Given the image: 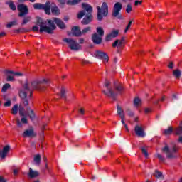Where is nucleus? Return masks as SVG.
I'll list each match as a JSON object with an SVG mask.
<instances>
[{
  "mask_svg": "<svg viewBox=\"0 0 182 182\" xmlns=\"http://www.w3.org/2000/svg\"><path fill=\"white\" fill-rule=\"evenodd\" d=\"M124 46H126V40H124V37L120 39H117L112 43V48H117V52H122V50L124 49Z\"/></svg>",
  "mask_w": 182,
  "mask_h": 182,
  "instance_id": "9",
  "label": "nucleus"
},
{
  "mask_svg": "<svg viewBox=\"0 0 182 182\" xmlns=\"http://www.w3.org/2000/svg\"><path fill=\"white\" fill-rule=\"evenodd\" d=\"M41 156L39 154H37L34 156V163L37 165L39 166L41 164Z\"/></svg>",
  "mask_w": 182,
  "mask_h": 182,
  "instance_id": "27",
  "label": "nucleus"
},
{
  "mask_svg": "<svg viewBox=\"0 0 182 182\" xmlns=\"http://www.w3.org/2000/svg\"><path fill=\"white\" fill-rule=\"evenodd\" d=\"M168 68H169V69H173L174 68V63H173V62H170Z\"/></svg>",
  "mask_w": 182,
  "mask_h": 182,
  "instance_id": "52",
  "label": "nucleus"
},
{
  "mask_svg": "<svg viewBox=\"0 0 182 182\" xmlns=\"http://www.w3.org/2000/svg\"><path fill=\"white\" fill-rule=\"evenodd\" d=\"M88 178H90V180H95V178H96V177L93 175V173H89Z\"/></svg>",
  "mask_w": 182,
  "mask_h": 182,
  "instance_id": "47",
  "label": "nucleus"
},
{
  "mask_svg": "<svg viewBox=\"0 0 182 182\" xmlns=\"http://www.w3.org/2000/svg\"><path fill=\"white\" fill-rule=\"evenodd\" d=\"M82 6L84 10L77 14V18L78 19H81L85 15V18L82 21V25H89V23L93 21V16L92 15L93 8L92 6H90V4L86 3H83Z\"/></svg>",
  "mask_w": 182,
  "mask_h": 182,
  "instance_id": "3",
  "label": "nucleus"
},
{
  "mask_svg": "<svg viewBox=\"0 0 182 182\" xmlns=\"http://www.w3.org/2000/svg\"><path fill=\"white\" fill-rule=\"evenodd\" d=\"M134 122H136V123L139 122V117H136L134 118Z\"/></svg>",
  "mask_w": 182,
  "mask_h": 182,
  "instance_id": "64",
  "label": "nucleus"
},
{
  "mask_svg": "<svg viewBox=\"0 0 182 182\" xmlns=\"http://www.w3.org/2000/svg\"><path fill=\"white\" fill-rule=\"evenodd\" d=\"M79 42H80V44H82V43H84V42H85V39H83V38H80Z\"/></svg>",
  "mask_w": 182,
  "mask_h": 182,
  "instance_id": "63",
  "label": "nucleus"
},
{
  "mask_svg": "<svg viewBox=\"0 0 182 182\" xmlns=\"http://www.w3.org/2000/svg\"><path fill=\"white\" fill-rule=\"evenodd\" d=\"M121 122H122V124H124H124H126V122H124V114H122V115H121Z\"/></svg>",
  "mask_w": 182,
  "mask_h": 182,
  "instance_id": "51",
  "label": "nucleus"
},
{
  "mask_svg": "<svg viewBox=\"0 0 182 182\" xmlns=\"http://www.w3.org/2000/svg\"><path fill=\"white\" fill-rule=\"evenodd\" d=\"M4 36H6V33L5 32L0 33V38H4Z\"/></svg>",
  "mask_w": 182,
  "mask_h": 182,
  "instance_id": "58",
  "label": "nucleus"
},
{
  "mask_svg": "<svg viewBox=\"0 0 182 182\" xmlns=\"http://www.w3.org/2000/svg\"><path fill=\"white\" fill-rule=\"evenodd\" d=\"M16 124L18 126V127H22V123L19 119H16Z\"/></svg>",
  "mask_w": 182,
  "mask_h": 182,
  "instance_id": "46",
  "label": "nucleus"
},
{
  "mask_svg": "<svg viewBox=\"0 0 182 182\" xmlns=\"http://www.w3.org/2000/svg\"><path fill=\"white\" fill-rule=\"evenodd\" d=\"M17 9L19 12L18 14L19 18H22V16H25V15H28V14H29V9H28V6L23 4H18L17 6Z\"/></svg>",
  "mask_w": 182,
  "mask_h": 182,
  "instance_id": "11",
  "label": "nucleus"
},
{
  "mask_svg": "<svg viewBox=\"0 0 182 182\" xmlns=\"http://www.w3.org/2000/svg\"><path fill=\"white\" fill-rule=\"evenodd\" d=\"M11 105H12V102H11V100H9L4 103V106L6 107H9Z\"/></svg>",
  "mask_w": 182,
  "mask_h": 182,
  "instance_id": "45",
  "label": "nucleus"
},
{
  "mask_svg": "<svg viewBox=\"0 0 182 182\" xmlns=\"http://www.w3.org/2000/svg\"><path fill=\"white\" fill-rule=\"evenodd\" d=\"M72 32L74 36H80L82 35V31L77 26H75L72 28Z\"/></svg>",
  "mask_w": 182,
  "mask_h": 182,
  "instance_id": "21",
  "label": "nucleus"
},
{
  "mask_svg": "<svg viewBox=\"0 0 182 182\" xmlns=\"http://www.w3.org/2000/svg\"><path fill=\"white\" fill-rule=\"evenodd\" d=\"M18 109H19V105L16 104L11 109V114H18Z\"/></svg>",
  "mask_w": 182,
  "mask_h": 182,
  "instance_id": "29",
  "label": "nucleus"
},
{
  "mask_svg": "<svg viewBox=\"0 0 182 182\" xmlns=\"http://www.w3.org/2000/svg\"><path fill=\"white\" fill-rule=\"evenodd\" d=\"M81 63H82V65H89V63H90V62H89L86 60H82Z\"/></svg>",
  "mask_w": 182,
  "mask_h": 182,
  "instance_id": "50",
  "label": "nucleus"
},
{
  "mask_svg": "<svg viewBox=\"0 0 182 182\" xmlns=\"http://www.w3.org/2000/svg\"><path fill=\"white\" fill-rule=\"evenodd\" d=\"M6 75L7 76V82H15V76H22L21 73L14 72L12 70H6Z\"/></svg>",
  "mask_w": 182,
  "mask_h": 182,
  "instance_id": "12",
  "label": "nucleus"
},
{
  "mask_svg": "<svg viewBox=\"0 0 182 182\" xmlns=\"http://www.w3.org/2000/svg\"><path fill=\"white\" fill-rule=\"evenodd\" d=\"M161 151L164 154H166V159L173 160L178 157L177 154L180 151V146L176 144H172L171 146H169L166 144L165 146L161 148Z\"/></svg>",
  "mask_w": 182,
  "mask_h": 182,
  "instance_id": "4",
  "label": "nucleus"
},
{
  "mask_svg": "<svg viewBox=\"0 0 182 182\" xmlns=\"http://www.w3.org/2000/svg\"><path fill=\"white\" fill-rule=\"evenodd\" d=\"M95 56L97 59H102L104 63H107V62H109V55H107L106 53L102 50H96L95 53Z\"/></svg>",
  "mask_w": 182,
  "mask_h": 182,
  "instance_id": "13",
  "label": "nucleus"
},
{
  "mask_svg": "<svg viewBox=\"0 0 182 182\" xmlns=\"http://www.w3.org/2000/svg\"><path fill=\"white\" fill-rule=\"evenodd\" d=\"M59 4L61 5H65L66 4V0H58Z\"/></svg>",
  "mask_w": 182,
  "mask_h": 182,
  "instance_id": "56",
  "label": "nucleus"
},
{
  "mask_svg": "<svg viewBox=\"0 0 182 182\" xmlns=\"http://www.w3.org/2000/svg\"><path fill=\"white\" fill-rule=\"evenodd\" d=\"M102 37V36H99V34L95 33L92 35V41L97 45H100V43H102V41H103V38Z\"/></svg>",
  "mask_w": 182,
  "mask_h": 182,
  "instance_id": "18",
  "label": "nucleus"
},
{
  "mask_svg": "<svg viewBox=\"0 0 182 182\" xmlns=\"http://www.w3.org/2000/svg\"><path fill=\"white\" fill-rule=\"evenodd\" d=\"M104 87L105 89L102 90L104 95L107 96V97H111L114 100H116V96H117V95H122V93H123V90H124L123 84L116 82L114 84V90H113V88H112V85H110V81L107 80H105Z\"/></svg>",
  "mask_w": 182,
  "mask_h": 182,
  "instance_id": "2",
  "label": "nucleus"
},
{
  "mask_svg": "<svg viewBox=\"0 0 182 182\" xmlns=\"http://www.w3.org/2000/svg\"><path fill=\"white\" fill-rule=\"evenodd\" d=\"M157 158L159 159L160 163H164V161H166V158L160 154H157Z\"/></svg>",
  "mask_w": 182,
  "mask_h": 182,
  "instance_id": "35",
  "label": "nucleus"
},
{
  "mask_svg": "<svg viewBox=\"0 0 182 182\" xmlns=\"http://www.w3.org/2000/svg\"><path fill=\"white\" fill-rule=\"evenodd\" d=\"M38 31H39V27L35 26L33 27V32H38Z\"/></svg>",
  "mask_w": 182,
  "mask_h": 182,
  "instance_id": "55",
  "label": "nucleus"
},
{
  "mask_svg": "<svg viewBox=\"0 0 182 182\" xmlns=\"http://www.w3.org/2000/svg\"><path fill=\"white\" fill-rule=\"evenodd\" d=\"M132 23H133V20L129 21L128 25L126 26L125 30H124L125 33H126V32H127V31H129L130 29V26H132Z\"/></svg>",
  "mask_w": 182,
  "mask_h": 182,
  "instance_id": "41",
  "label": "nucleus"
},
{
  "mask_svg": "<svg viewBox=\"0 0 182 182\" xmlns=\"http://www.w3.org/2000/svg\"><path fill=\"white\" fill-rule=\"evenodd\" d=\"M178 143L182 144V136H179V138L178 139Z\"/></svg>",
  "mask_w": 182,
  "mask_h": 182,
  "instance_id": "61",
  "label": "nucleus"
},
{
  "mask_svg": "<svg viewBox=\"0 0 182 182\" xmlns=\"http://www.w3.org/2000/svg\"><path fill=\"white\" fill-rule=\"evenodd\" d=\"M119 36V30H114L109 34H107L105 40L109 42V41H112L114 38H117Z\"/></svg>",
  "mask_w": 182,
  "mask_h": 182,
  "instance_id": "16",
  "label": "nucleus"
},
{
  "mask_svg": "<svg viewBox=\"0 0 182 182\" xmlns=\"http://www.w3.org/2000/svg\"><path fill=\"white\" fill-rule=\"evenodd\" d=\"M135 134L138 137H145L146 132H144V128L141 125H136L134 128Z\"/></svg>",
  "mask_w": 182,
  "mask_h": 182,
  "instance_id": "15",
  "label": "nucleus"
},
{
  "mask_svg": "<svg viewBox=\"0 0 182 182\" xmlns=\"http://www.w3.org/2000/svg\"><path fill=\"white\" fill-rule=\"evenodd\" d=\"M9 87H11V85L9 83H6L3 85L1 90L2 92H6Z\"/></svg>",
  "mask_w": 182,
  "mask_h": 182,
  "instance_id": "36",
  "label": "nucleus"
},
{
  "mask_svg": "<svg viewBox=\"0 0 182 182\" xmlns=\"http://www.w3.org/2000/svg\"><path fill=\"white\" fill-rule=\"evenodd\" d=\"M65 93H66V90H65V87H62L60 92V97L65 99L66 98Z\"/></svg>",
  "mask_w": 182,
  "mask_h": 182,
  "instance_id": "31",
  "label": "nucleus"
},
{
  "mask_svg": "<svg viewBox=\"0 0 182 182\" xmlns=\"http://www.w3.org/2000/svg\"><path fill=\"white\" fill-rule=\"evenodd\" d=\"M134 106H135V107H139V106H141V100L139 97L134 98Z\"/></svg>",
  "mask_w": 182,
  "mask_h": 182,
  "instance_id": "25",
  "label": "nucleus"
},
{
  "mask_svg": "<svg viewBox=\"0 0 182 182\" xmlns=\"http://www.w3.org/2000/svg\"><path fill=\"white\" fill-rule=\"evenodd\" d=\"M28 116L31 120H33V119H35V112H33V110L30 111Z\"/></svg>",
  "mask_w": 182,
  "mask_h": 182,
  "instance_id": "42",
  "label": "nucleus"
},
{
  "mask_svg": "<svg viewBox=\"0 0 182 182\" xmlns=\"http://www.w3.org/2000/svg\"><path fill=\"white\" fill-rule=\"evenodd\" d=\"M46 23H48V26H46V23L42 21V19L38 18L36 23L38 26H40V33L46 32L47 33H52L53 31L56 29V26L55 25V21L47 20Z\"/></svg>",
  "mask_w": 182,
  "mask_h": 182,
  "instance_id": "5",
  "label": "nucleus"
},
{
  "mask_svg": "<svg viewBox=\"0 0 182 182\" xmlns=\"http://www.w3.org/2000/svg\"><path fill=\"white\" fill-rule=\"evenodd\" d=\"M63 42H66L71 50H80L82 49V46H80L78 43L72 38H64Z\"/></svg>",
  "mask_w": 182,
  "mask_h": 182,
  "instance_id": "8",
  "label": "nucleus"
},
{
  "mask_svg": "<svg viewBox=\"0 0 182 182\" xmlns=\"http://www.w3.org/2000/svg\"><path fill=\"white\" fill-rule=\"evenodd\" d=\"M9 150H11L9 145L4 146L2 151H0V157H1V159H5L8 153H9Z\"/></svg>",
  "mask_w": 182,
  "mask_h": 182,
  "instance_id": "19",
  "label": "nucleus"
},
{
  "mask_svg": "<svg viewBox=\"0 0 182 182\" xmlns=\"http://www.w3.org/2000/svg\"><path fill=\"white\" fill-rule=\"evenodd\" d=\"M154 176V177H156V178H161V177H163V173L156 170V171H155Z\"/></svg>",
  "mask_w": 182,
  "mask_h": 182,
  "instance_id": "33",
  "label": "nucleus"
},
{
  "mask_svg": "<svg viewBox=\"0 0 182 182\" xmlns=\"http://www.w3.org/2000/svg\"><path fill=\"white\" fill-rule=\"evenodd\" d=\"M97 21H102L103 19V16H106L107 14H109V6L106 2H103L102 5L97 7Z\"/></svg>",
  "mask_w": 182,
  "mask_h": 182,
  "instance_id": "6",
  "label": "nucleus"
},
{
  "mask_svg": "<svg viewBox=\"0 0 182 182\" xmlns=\"http://www.w3.org/2000/svg\"><path fill=\"white\" fill-rule=\"evenodd\" d=\"M90 31V27H87L85 28H84L82 31L81 33L82 35H85V33H87V32H89Z\"/></svg>",
  "mask_w": 182,
  "mask_h": 182,
  "instance_id": "44",
  "label": "nucleus"
},
{
  "mask_svg": "<svg viewBox=\"0 0 182 182\" xmlns=\"http://www.w3.org/2000/svg\"><path fill=\"white\" fill-rule=\"evenodd\" d=\"M166 100V96H162L159 100V102H164Z\"/></svg>",
  "mask_w": 182,
  "mask_h": 182,
  "instance_id": "59",
  "label": "nucleus"
},
{
  "mask_svg": "<svg viewBox=\"0 0 182 182\" xmlns=\"http://www.w3.org/2000/svg\"><path fill=\"white\" fill-rule=\"evenodd\" d=\"M173 76H175L176 79H178L180 76H181V72H180L179 70H173Z\"/></svg>",
  "mask_w": 182,
  "mask_h": 182,
  "instance_id": "34",
  "label": "nucleus"
},
{
  "mask_svg": "<svg viewBox=\"0 0 182 182\" xmlns=\"http://www.w3.org/2000/svg\"><path fill=\"white\" fill-rule=\"evenodd\" d=\"M50 85V80L48 77H41L32 81L31 82H26L23 88L19 92V96L21 99H26L28 93L30 97H32V92L33 90H39L40 92H45L47 87Z\"/></svg>",
  "mask_w": 182,
  "mask_h": 182,
  "instance_id": "1",
  "label": "nucleus"
},
{
  "mask_svg": "<svg viewBox=\"0 0 182 182\" xmlns=\"http://www.w3.org/2000/svg\"><path fill=\"white\" fill-rule=\"evenodd\" d=\"M151 112V109L150 108H145L144 109V112L146 113V114L150 113Z\"/></svg>",
  "mask_w": 182,
  "mask_h": 182,
  "instance_id": "53",
  "label": "nucleus"
},
{
  "mask_svg": "<svg viewBox=\"0 0 182 182\" xmlns=\"http://www.w3.org/2000/svg\"><path fill=\"white\" fill-rule=\"evenodd\" d=\"M97 32L99 34L98 36H103L105 35V31H103V28L102 27L97 28Z\"/></svg>",
  "mask_w": 182,
  "mask_h": 182,
  "instance_id": "32",
  "label": "nucleus"
},
{
  "mask_svg": "<svg viewBox=\"0 0 182 182\" xmlns=\"http://www.w3.org/2000/svg\"><path fill=\"white\" fill-rule=\"evenodd\" d=\"M85 109H83V108H80V109H79V113H80V114H82V115H83V114H85Z\"/></svg>",
  "mask_w": 182,
  "mask_h": 182,
  "instance_id": "54",
  "label": "nucleus"
},
{
  "mask_svg": "<svg viewBox=\"0 0 182 182\" xmlns=\"http://www.w3.org/2000/svg\"><path fill=\"white\" fill-rule=\"evenodd\" d=\"M14 173L15 176H16V174H18V173H19V170L18 169H14Z\"/></svg>",
  "mask_w": 182,
  "mask_h": 182,
  "instance_id": "62",
  "label": "nucleus"
},
{
  "mask_svg": "<svg viewBox=\"0 0 182 182\" xmlns=\"http://www.w3.org/2000/svg\"><path fill=\"white\" fill-rule=\"evenodd\" d=\"M133 11V6H132V4H127L126 8V13L130 14Z\"/></svg>",
  "mask_w": 182,
  "mask_h": 182,
  "instance_id": "37",
  "label": "nucleus"
},
{
  "mask_svg": "<svg viewBox=\"0 0 182 182\" xmlns=\"http://www.w3.org/2000/svg\"><path fill=\"white\" fill-rule=\"evenodd\" d=\"M14 25H16V21H13V22H10L6 25V28H8L9 29L12 28V26H14Z\"/></svg>",
  "mask_w": 182,
  "mask_h": 182,
  "instance_id": "43",
  "label": "nucleus"
},
{
  "mask_svg": "<svg viewBox=\"0 0 182 182\" xmlns=\"http://www.w3.org/2000/svg\"><path fill=\"white\" fill-rule=\"evenodd\" d=\"M33 8L36 10L44 11L46 15H50V1H47L45 4L36 3L33 4Z\"/></svg>",
  "mask_w": 182,
  "mask_h": 182,
  "instance_id": "7",
  "label": "nucleus"
},
{
  "mask_svg": "<svg viewBox=\"0 0 182 182\" xmlns=\"http://www.w3.org/2000/svg\"><path fill=\"white\" fill-rule=\"evenodd\" d=\"M173 133H174V128L173 127H169L168 129H164L162 132V134H164V136H171Z\"/></svg>",
  "mask_w": 182,
  "mask_h": 182,
  "instance_id": "22",
  "label": "nucleus"
},
{
  "mask_svg": "<svg viewBox=\"0 0 182 182\" xmlns=\"http://www.w3.org/2000/svg\"><path fill=\"white\" fill-rule=\"evenodd\" d=\"M117 113L120 117H122V114H124V113H123V109H122V107H120L119 105L117 106Z\"/></svg>",
  "mask_w": 182,
  "mask_h": 182,
  "instance_id": "39",
  "label": "nucleus"
},
{
  "mask_svg": "<svg viewBox=\"0 0 182 182\" xmlns=\"http://www.w3.org/2000/svg\"><path fill=\"white\" fill-rule=\"evenodd\" d=\"M141 4H143V1H138V0H136L134 2L135 6H138V5H141Z\"/></svg>",
  "mask_w": 182,
  "mask_h": 182,
  "instance_id": "48",
  "label": "nucleus"
},
{
  "mask_svg": "<svg viewBox=\"0 0 182 182\" xmlns=\"http://www.w3.org/2000/svg\"><path fill=\"white\" fill-rule=\"evenodd\" d=\"M141 151H142V154H144V156L145 157H148L149 156V153L147 152V149L144 147H142L141 149Z\"/></svg>",
  "mask_w": 182,
  "mask_h": 182,
  "instance_id": "40",
  "label": "nucleus"
},
{
  "mask_svg": "<svg viewBox=\"0 0 182 182\" xmlns=\"http://www.w3.org/2000/svg\"><path fill=\"white\" fill-rule=\"evenodd\" d=\"M6 5H9L10 9H11V11H16V6H15V4H14V1H10L6 3Z\"/></svg>",
  "mask_w": 182,
  "mask_h": 182,
  "instance_id": "26",
  "label": "nucleus"
},
{
  "mask_svg": "<svg viewBox=\"0 0 182 182\" xmlns=\"http://www.w3.org/2000/svg\"><path fill=\"white\" fill-rule=\"evenodd\" d=\"M28 176L31 178H33L35 177H38V176H39V173L38 171H34L32 168H30Z\"/></svg>",
  "mask_w": 182,
  "mask_h": 182,
  "instance_id": "23",
  "label": "nucleus"
},
{
  "mask_svg": "<svg viewBox=\"0 0 182 182\" xmlns=\"http://www.w3.org/2000/svg\"><path fill=\"white\" fill-rule=\"evenodd\" d=\"M23 105L24 106H28L29 105V101H28V100H24Z\"/></svg>",
  "mask_w": 182,
  "mask_h": 182,
  "instance_id": "57",
  "label": "nucleus"
},
{
  "mask_svg": "<svg viewBox=\"0 0 182 182\" xmlns=\"http://www.w3.org/2000/svg\"><path fill=\"white\" fill-rule=\"evenodd\" d=\"M53 21H54L55 25H57V26L58 28H60V29H65L66 28V25H65V23L63 22V21H62L60 18H54Z\"/></svg>",
  "mask_w": 182,
  "mask_h": 182,
  "instance_id": "17",
  "label": "nucleus"
},
{
  "mask_svg": "<svg viewBox=\"0 0 182 182\" xmlns=\"http://www.w3.org/2000/svg\"><path fill=\"white\" fill-rule=\"evenodd\" d=\"M21 122L23 123V124H28V119L25 117L21 118Z\"/></svg>",
  "mask_w": 182,
  "mask_h": 182,
  "instance_id": "49",
  "label": "nucleus"
},
{
  "mask_svg": "<svg viewBox=\"0 0 182 182\" xmlns=\"http://www.w3.org/2000/svg\"><path fill=\"white\" fill-rule=\"evenodd\" d=\"M37 134L35 132V129L32 127H30L28 129H26L22 134V136L26 139V137H30L31 139H33V137H36Z\"/></svg>",
  "mask_w": 182,
  "mask_h": 182,
  "instance_id": "14",
  "label": "nucleus"
},
{
  "mask_svg": "<svg viewBox=\"0 0 182 182\" xmlns=\"http://www.w3.org/2000/svg\"><path fill=\"white\" fill-rule=\"evenodd\" d=\"M126 113L129 117H134V112H133L132 110L127 109Z\"/></svg>",
  "mask_w": 182,
  "mask_h": 182,
  "instance_id": "38",
  "label": "nucleus"
},
{
  "mask_svg": "<svg viewBox=\"0 0 182 182\" xmlns=\"http://www.w3.org/2000/svg\"><path fill=\"white\" fill-rule=\"evenodd\" d=\"M51 12L53 15H60V10L59 9V7H58L54 3L51 4Z\"/></svg>",
  "mask_w": 182,
  "mask_h": 182,
  "instance_id": "20",
  "label": "nucleus"
},
{
  "mask_svg": "<svg viewBox=\"0 0 182 182\" xmlns=\"http://www.w3.org/2000/svg\"><path fill=\"white\" fill-rule=\"evenodd\" d=\"M174 133L177 136L182 134V121L180 122V126L174 129Z\"/></svg>",
  "mask_w": 182,
  "mask_h": 182,
  "instance_id": "24",
  "label": "nucleus"
},
{
  "mask_svg": "<svg viewBox=\"0 0 182 182\" xmlns=\"http://www.w3.org/2000/svg\"><path fill=\"white\" fill-rule=\"evenodd\" d=\"M31 19H32V18L29 16L24 17L22 21L21 25H26V23L31 22Z\"/></svg>",
  "mask_w": 182,
  "mask_h": 182,
  "instance_id": "30",
  "label": "nucleus"
},
{
  "mask_svg": "<svg viewBox=\"0 0 182 182\" xmlns=\"http://www.w3.org/2000/svg\"><path fill=\"white\" fill-rule=\"evenodd\" d=\"M0 182H6V180L3 178V176H0Z\"/></svg>",
  "mask_w": 182,
  "mask_h": 182,
  "instance_id": "60",
  "label": "nucleus"
},
{
  "mask_svg": "<svg viewBox=\"0 0 182 182\" xmlns=\"http://www.w3.org/2000/svg\"><path fill=\"white\" fill-rule=\"evenodd\" d=\"M122 8H123V6L120 2H117L114 5L112 10V16H114V18H117V19H123V17L122 16H119V14H120V11H122Z\"/></svg>",
  "mask_w": 182,
  "mask_h": 182,
  "instance_id": "10",
  "label": "nucleus"
},
{
  "mask_svg": "<svg viewBox=\"0 0 182 182\" xmlns=\"http://www.w3.org/2000/svg\"><path fill=\"white\" fill-rule=\"evenodd\" d=\"M82 0H68L67 1V5H77Z\"/></svg>",
  "mask_w": 182,
  "mask_h": 182,
  "instance_id": "28",
  "label": "nucleus"
}]
</instances>
